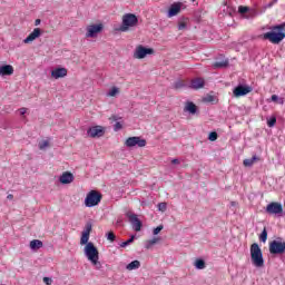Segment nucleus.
Listing matches in <instances>:
<instances>
[{
  "mask_svg": "<svg viewBox=\"0 0 285 285\" xmlns=\"http://www.w3.org/2000/svg\"><path fill=\"white\" fill-rule=\"evenodd\" d=\"M269 29V32H265L263 35V39L274 45L282 43L285 39V22L273 26Z\"/></svg>",
  "mask_w": 285,
  "mask_h": 285,
  "instance_id": "f257e3e1",
  "label": "nucleus"
},
{
  "mask_svg": "<svg viewBox=\"0 0 285 285\" xmlns=\"http://www.w3.org/2000/svg\"><path fill=\"white\" fill-rule=\"evenodd\" d=\"M85 255L87 259L91 262L92 266H95L98 271L101 269V262H99V249H97L92 242H89L85 246Z\"/></svg>",
  "mask_w": 285,
  "mask_h": 285,
  "instance_id": "f03ea898",
  "label": "nucleus"
},
{
  "mask_svg": "<svg viewBox=\"0 0 285 285\" xmlns=\"http://www.w3.org/2000/svg\"><path fill=\"white\" fill-rule=\"evenodd\" d=\"M250 257L252 263L257 268H262L264 266V254H262V248L257 243L250 245Z\"/></svg>",
  "mask_w": 285,
  "mask_h": 285,
  "instance_id": "7ed1b4c3",
  "label": "nucleus"
},
{
  "mask_svg": "<svg viewBox=\"0 0 285 285\" xmlns=\"http://www.w3.org/2000/svg\"><path fill=\"white\" fill-rule=\"evenodd\" d=\"M101 193L97 190L89 191L85 198V206H87V208L99 206V204L101 203Z\"/></svg>",
  "mask_w": 285,
  "mask_h": 285,
  "instance_id": "20e7f679",
  "label": "nucleus"
},
{
  "mask_svg": "<svg viewBox=\"0 0 285 285\" xmlns=\"http://www.w3.org/2000/svg\"><path fill=\"white\" fill-rule=\"evenodd\" d=\"M139 23V19L134 13H126L122 17V26L120 27V32H127L128 28H135Z\"/></svg>",
  "mask_w": 285,
  "mask_h": 285,
  "instance_id": "39448f33",
  "label": "nucleus"
},
{
  "mask_svg": "<svg viewBox=\"0 0 285 285\" xmlns=\"http://www.w3.org/2000/svg\"><path fill=\"white\" fill-rule=\"evenodd\" d=\"M148 55H155V49L139 45L134 52V59H146Z\"/></svg>",
  "mask_w": 285,
  "mask_h": 285,
  "instance_id": "423d86ee",
  "label": "nucleus"
},
{
  "mask_svg": "<svg viewBox=\"0 0 285 285\" xmlns=\"http://www.w3.org/2000/svg\"><path fill=\"white\" fill-rule=\"evenodd\" d=\"M271 255H284L285 253V242L273 240L269 243Z\"/></svg>",
  "mask_w": 285,
  "mask_h": 285,
  "instance_id": "0eeeda50",
  "label": "nucleus"
},
{
  "mask_svg": "<svg viewBox=\"0 0 285 285\" xmlns=\"http://www.w3.org/2000/svg\"><path fill=\"white\" fill-rule=\"evenodd\" d=\"M126 217L129 219V223L131 224V228L134 230H136V233H139V230H141V226H144V224L141 223L139 217H137V214H132V212H128L126 214Z\"/></svg>",
  "mask_w": 285,
  "mask_h": 285,
  "instance_id": "6e6552de",
  "label": "nucleus"
},
{
  "mask_svg": "<svg viewBox=\"0 0 285 285\" xmlns=\"http://www.w3.org/2000/svg\"><path fill=\"white\" fill-rule=\"evenodd\" d=\"M125 145L127 146V148H134V146H138V148H145L146 139L137 136L129 137L127 138Z\"/></svg>",
  "mask_w": 285,
  "mask_h": 285,
  "instance_id": "1a4fd4ad",
  "label": "nucleus"
},
{
  "mask_svg": "<svg viewBox=\"0 0 285 285\" xmlns=\"http://www.w3.org/2000/svg\"><path fill=\"white\" fill-rule=\"evenodd\" d=\"M87 135L88 137H91V139H95V138L104 137V135H106V130L101 126H94L87 130Z\"/></svg>",
  "mask_w": 285,
  "mask_h": 285,
  "instance_id": "9d476101",
  "label": "nucleus"
},
{
  "mask_svg": "<svg viewBox=\"0 0 285 285\" xmlns=\"http://www.w3.org/2000/svg\"><path fill=\"white\" fill-rule=\"evenodd\" d=\"M101 30H104V24H101V23L90 24V26L87 27L86 37L95 39V37H97V35H99V32H101Z\"/></svg>",
  "mask_w": 285,
  "mask_h": 285,
  "instance_id": "9b49d317",
  "label": "nucleus"
},
{
  "mask_svg": "<svg viewBox=\"0 0 285 285\" xmlns=\"http://www.w3.org/2000/svg\"><path fill=\"white\" fill-rule=\"evenodd\" d=\"M266 213L268 215H282L284 213V207L279 203H269L266 207Z\"/></svg>",
  "mask_w": 285,
  "mask_h": 285,
  "instance_id": "f8f14e48",
  "label": "nucleus"
},
{
  "mask_svg": "<svg viewBox=\"0 0 285 285\" xmlns=\"http://www.w3.org/2000/svg\"><path fill=\"white\" fill-rule=\"evenodd\" d=\"M248 92H253V87L238 85L234 89V97H245V95H248Z\"/></svg>",
  "mask_w": 285,
  "mask_h": 285,
  "instance_id": "ddd939ff",
  "label": "nucleus"
},
{
  "mask_svg": "<svg viewBox=\"0 0 285 285\" xmlns=\"http://www.w3.org/2000/svg\"><path fill=\"white\" fill-rule=\"evenodd\" d=\"M51 77L53 79H63V77H68V69L63 67L56 68L51 71Z\"/></svg>",
  "mask_w": 285,
  "mask_h": 285,
  "instance_id": "4468645a",
  "label": "nucleus"
},
{
  "mask_svg": "<svg viewBox=\"0 0 285 285\" xmlns=\"http://www.w3.org/2000/svg\"><path fill=\"white\" fill-rule=\"evenodd\" d=\"M60 184H72V181H75V175H72V173L70 171H65L62 173V175L59 178Z\"/></svg>",
  "mask_w": 285,
  "mask_h": 285,
  "instance_id": "2eb2a0df",
  "label": "nucleus"
},
{
  "mask_svg": "<svg viewBox=\"0 0 285 285\" xmlns=\"http://www.w3.org/2000/svg\"><path fill=\"white\" fill-rule=\"evenodd\" d=\"M181 12V2H175L169 7L168 17H177Z\"/></svg>",
  "mask_w": 285,
  "mask_h": 285,
  "instance_id": "dca6fc26",
  "label": "nucleus"
},
{
  "mask_svg": "<svg viewBox=\"0 0 285 285\" xmlns=\"http://www.w3.org/2000/svg\"><path fill=\"white\" fill-rule=\"evenodd\" d=\"M41 37V29L36 28L33 31L23 40V43H32L35 39H39Z\"/></svg>",
  "mask_w": 285,
  "mask_h": 285,
  "instance_id": "f3484780",
  "label": "nucleus"
},
{
  "mask_svg": "<svg viewBox=\"0 0 285 285\" xmlns=\"http://www.w3.org/2000/svg\"><path fill=\"white\" fill-rule=\"evenodd\" d=\"M0 75L2 77H10L11 75H14V67L12 65H3L0 67Z\"/></svg>",
  "mask_w": 285,
  "mask_h": 285,
  "instance_id": "a211bd4d",
  "label": "nucleus"
},
{
  "mask_svg": "<svg viewBox=\"0 0 285 285\" xmlns=\"http://www.w3.org/2000/svg\"><path fill=\"white\" fill-rule=\"evenodd\" d=\"M204 86H206L204 78H195L190 83V88H193V90H199L204 88Z\"/></svg>",
  "mask_w": 285,
  "mask_h": 285,
  "instance_id": "6ab92c4d",
  "label": "nucleus"
},
{
  "mask_svg": "<svg viewBox=\"0 0 285 285\" xmlns=\"http://www.w3.org/2000/svg\"><path fill=\"white\" fill-rule=\"evenodd\" d=\"M185 112H188L189 115H196L197 114V105H195L193 101H187L186 106L184 108Z\"/></svg>",
  "mask_w": 285,
  "mask_h": 285,
  "instance_id": "aec40b11",
  "label": "nucleus"
},
{
  "mask_svg": "<svg viewBox=\"0 0 285 285\" xmlns=\"http://www.w3.org/2000/svg\"><path fill=\"white\" fill-rule=\"evenodd\" d=\"M31 250H39V248H43V242L39 239H33L30 242Z\"/></svg>",
  "mask_w": 285,
  "mask_h": 285,
  "instance_id": "412c9836",
  "label": "nucleus"
},
{
  "mask_svg": "<svg viewBox=\"0 0 285 285\" xmlns=\"http://www.w3.org/2000/svg\"><path fill=\"white\" fill-rule=\"evenodd\" d=\"M255 161H259V157L257 156H253L252 158H247L243 161V165L246 167V168H250V166H253V164H255Z\"/></svg>",
  "mask_w": 285,
  "mask_h": 285,
  "instance_id": "4be33fe9",
  "label": "nucleus"
},
{
  "mask_svg": "<svg viewBox=\"0 0 285 285\" xmlns=\"http://www.w3.org/2000/svg\"><path fill=\"white\" fill-rule=\"evenodd\" d=\"M213 68H215L216 70L219 68H228V59L217 60L216 62H214Z\"/></svg>",
  "mask_w": 285,
  "mask_h": 285,
  "instance_id": "5701e85b",
  "label": "nucleus"
},
{
  "mask_svg": "<svg viewBox=\"0 0 285 285\" xmlns=\"http://www.w3.org/2000/svg\"><path fill=\"white\" fill-rule=\"evenodd\" d=\"M140 267H141V262L139 261H132L126 266L127 271H137V268H140Z\"/></svg>",
  "mask_w": 285,
  "mask_h": 285,
  "instance_id": "b1692460",
  "label": "nucleus"
},
{
  "mask_svg": "<svg viewBox=\"0 0 285 285\" xmlns=\"http://www.w3.org/2000/svg\"><path fill=\"white\" fill-rule=\"evenodd\" d=\"M188 28V18H181L178 21V30H186Z\"/></svg>",
  "mask_w": 285,
  "mask_h": 285,
  "instance_id": "393cba45",
  "label": "nucleus"
},
{
  "mask_svg": "<svg viewBox=\"0 0 285 285\" xmlns=\"http://www.w3.org/2000/svg\"><path fill=\"white\" fill-rule=\"evenodd\" d=\"M90 239V234H86L82 232L81 238H80V244L81 246H88L90 244L88 240Z\"/></svg>",
  "mask_w": 285,
  "mask_h": 285,
  "instance_id": "a878e982",
  "label": "nucleus"
},
{
  "mask_svg": "<svg viewBox=\"0 0 285 285\" xmlns=\"http://www.w3.org/2000/svg\"><path fill=\"white\" fill-rule=\"evenodd\" d=\"M195 266L198 271H204L206 268V262L202 258L196 259Z\"/></svg>",
  "mask_w": 285,
  "mask_h": 285,
  "instance_id": "bb28decb",
  "label": "nucleus"
},
{
  "mask_svg": "<svg viewBox=\"0 0 285 285\" xmlns=\"http://www.w3.org/2000/svg\"><path fill=\"white\" fill-rule=\"evenodd\" d=\"M160 238L158 237H154L150 240H147L145 248H147V250H150V248H153V246H155V244H157V242H159Z\"/></svg>",
  "mask_w": 285,
  "mask_h": 285,
  "instance_id": "cd10ccee",
  "label": "nucleus"
},
{
  "mask_svg": "<svg viewBox=\"0 0 285 285\" xmlns=\"http://www.w3.org/2000/svg\"><path fill=\"white\" fill-rule=\"evenodd\" d=\"M173 88L175 90H181V88H186V83L184 82V80H177L176 82H174Z\"/></svg>",
  "mask_w": 285,
  "mask_h": 285,
  "instance_id": "c85d7f7f",
  "label": "nucleus"
},
{
  "mask_svg": "<svg viewBox=\"0 0 285 285\" xmlns=\"http://www.w3.org/2000/svg\"><path fill=\"white\" fill-rule=\"evenodd\" d=\"M259 239L263 242V244H266V239H268V232L266 230V227H264L263 232L261 233Z\"/></svg>",
  "mask_w": 285,
  "mask_h": 285,
  "instance_id": "c756f323",
  "label": "nucleus"
},
{
  "mask_svg": "<svg viewBox=\"0 0 285 285\" xmlns=\"http://www.w3.org/2000/svg\"><path fill=\"white\" fill-rule=\"evenodd\" d=\"M132 242H135V235H132L129 239H127L126 242H122L120 244V248H126V246H130V244H132Z\"/></svg>",
  "mask_w": 285,
  "mask_h": 285,
  "instance_id": "7c9ffc66",
  "label": "nucleus"
},
{
  "mask_svg": "<svg viewBox=\"0 0 285 285\" xmlns=\"http://www.w3.org/2000/svg\"><path fill=\"white\" fill-rule=\"evenodd\" d=\"M106 238L108 239V242H115L117 239V236L115 235V232H108L106 234Z\"/></svg>",
  "mask_w": 285,
  "mask_h": 285,
  "instance_id": "2f4dec72",
  "label": "nucleus"
},
{
  "mask_svg": "<svg viewBox=\"0 0 285 285\" xmlns=\"http://www.w3.org/2000/svg\"><path fill=\"white\" fill-rule=\"evenodd\" d=\"M82 233L90 235V233H92V223H87Z\"/></svg>",
  "mask_w": 285,
  "mask_h": 285,
  "instance_id": "473e14b6",
  "label": "nucleus"
},
{
  "mask_svg": "<svg viewBox=\"0 0 285 285\" xmlns=\"http://www.w3.org/2000/svg\"><path fill=\"white\" fill-rule=\"evenodd\" d=\"M249 10H250V8H248V7H244V6L238 7L239 14H246V12H249Z\"/></svg>",
  "mask_w": 285,
  "mask_h": 285,
  "instance_id": "72a5a7b5",
  "label": "nucleus"
},
{
  "mask_svg": "<svg viewBox=\"0 0 285 285\" xmlns=\"http://www.w3.org/2000/svg\"><path fill=\"white\" fill-rule=\"evenodd\" d=\"M203 101H205L206 104H213V101H215V96L212 95H207Z\"/></svg>",
  "mask_w": 285,
  "mask_h": 285,
  "instance_id": "f704fd0d",
  "label": "nucleus"
},
{
  "mask_svg": "<svg viewBox=\"0 0 285 285\" xmlns=\"http://www.w3.org/2000/svg\"><path fill=\"white\" fill-rule=\"evenodd\" d=\"M275 124H277V118H275V117H272V118H269V119L267 120V126H268L269 128H273V126H275Z\"/></svg>",
  "mask_w": 285,
  "mask_h": 285,
  "instance_id": "c9c22d12",
  "label": "nucleus"
},
{
  "mask_svg": "<svg viewBox=\"0 0 285 285\" xmlns=\"http://www.w3.org/2000/svg\"><path fill=\"white\" fill-rule=\"evenodd\" d=\"M217 132L216 131H212L209 132L208 139L209 141H217Z\"/></svg>",
  "mask_w": 285,
  "mask_h": 285,
  "instance_id": "e433bc0d",
  "label": "nucleus"
},
{
  "mask_svg": "<svg viewBox=\"0 0 285 285\" xmlns=\"http://www.w3.org/2000/svg\"><path fill=\"white\" fill-rule=\"evenodd\" d=\"M161 230H164V225H159L156 228H154L153 234L159 235V233H161Z\"/></svg>",
  "mask_w": 285,
  "mask_h": 285,
  "instance_id": "4c0bfd02",
  "label": "nucleus"
},
{
  "mask_svg": "<svg viewBox=\"0 0 285 285\" xmlns=\"http://www.w3.org/2000/svg\"><path fill=\"white\" fill-rule=\"evenodd\" d=\"M49 146H50V144L48 142V140H45L39 144V149L43 150L45 148H48Z\"/></svg>",
  "mask_w": 285,
  "mask_h": 285,
  "instance_id": "58836bf2",
  "label": "nucleus"
},
{
  "mask_svg": "<svg viewBox=\"0 0 285 285\" xmlns=\"http://www.w3.org/2000/svg\"><path fill=\"white\" fill-rule=\"evenodd\" d=\"M121 128H124V125H121V122H116L114 125L115 132H119V130H121Z\"/></svg>",
  "mask_w": 285,
  "mask_h": 285,
  "instance_id": "ea45409f",
  "label": "nucleus"
},
{
  "mask_svg": "<svg viewBox=\"0 0 285 285\" xmlns=\"http://www.w3.org/2000/svg\"><path fill=\"white\" fill-rule=\"evenodd\" d=\"M166 208H167L166 203L158 204V210H160L161 213H166Z\"/></svg>",
  "mask_w": 285,
  "mask_h": 285,
  "instance_id": "a19ab883",
  "label": "nucleus"
},
{
  "mask_svg": "<svg viewBox=\"0 0 285 285\" xmlns=\"http://www.w3.org/2000/svg\"><path fill=\"white\" fill-rule=\"evenodd\" d=\"M118 92H119V88L114 87V88L109 91V97H115Z\"/></svg>",
  "mask_w": 285,
  "mask_h": 285,
  "instance_id": "79ce46f5",
  "label": "nucleus"
},
{
  "mask_svg": "<svg viewBox=\"0 0 285 285\" xmlns=\"http://www.w3.org/2000/svg\"><path fill=\"white\" fill-rule=\"evenodd\" d=\"M43 282H45V284H47V285H51V284H52V278H50V277H43Z\"/></svg>",
  "mask_w": 285,
  "mask_h": 285,
  "instance_id": "37998d69",
  "label": "nucleus"
},
{
  "mask_svg": "<svg viewBox=\"0 0 285 285\" xmlns=\"http://www.w3.org/2000/svg\"><path fill=\"white\" fill-rule=\"evenodd\" d=\"M19 112H20V115L23 116V115H26V112H28V109L26 107H22L19 109Z\"/></svg>",
  "mask_w": 285,
  "mask_h": 285,
  "instance_id": "c03bdc74",
  "label": "nucleus"
},
{
  "mask_svg": "<svg viewBox=\"0 0 285 285\" xmlns=\"http://www.w3.org/2000/svg\"><path fill=\"white\" fill-rule=\"evenodd\" d=\"M110 119H111V121H118L119 116L114 115V116L110 117Z\"/></svg>",
  "mask_w": 285,
  "mask_h": 285,
  "instance_id": "a18cd8bd",
  "label": "nucleus"
},
{
  "mask_svg": "<svg viewBox=\"0 0 285 285\" xmlns=\"http://www.w3.org/2000/svg\"><path fill=\"white\" fill-rule=\"evenodd\" d=\"M171 164L179 165V164H180V161H179V159L174 158V159L171 160Z\"/></svg>",
  "mask_w": 285,
  "mask_h": 285,
  "instance_id": "49530a36",
  "label": "nucleus"
},
{
  "mask_svg": "<svg viewBox=\"0 0 285 285\" xmlns=\"http://www.w3.org/2000/svg\"><path fill=\"white\" fill-rule=\"evenodd\" d=\"M278 99H279V97L277 95L272 96V101H277Z\"/></svg>",
  "mask_w": 285,
  "mask_h": 285,
  "instance_id": "de8ad7c7",
  "label": "nucleus"
},
{
  "mask_svg": "<svg viewBox=\"0 0 285 285\" xmlns=\"http://www.w3.org/2000/svg\"><path fill=\"white\" fill-rule=\"evenodd\" d=\"M41 23V19H37L36 21H35V26H39Z\"/></svg>",
  "mask_w": 285,
  "mask_h": 285,
  "instance_id": "09e8293b",
  "label": "nucleus"
},
{
  "mask_svg": "<svg viewBox=\"0 0 285 285\" xmlns=\"http://www.w3.org/2000/svg\"><path fill=\"white\" fill-rule=\"evenodd\" d=\"M7 199H14V196H13L12 194H9V195L7 196Z\"/></svg>",
  "mask_w": 285,
  "mask_h": 285,
  "instance_id": "8fccbe9b",
  "label": "nucleus"
},
{
  "mask_svg": "<svg viewBox=\"0 0 285 285\" xmlns=\"http://www.w3.org/2000/svg\"><path fill=\"white\" fill-rule=\"evenodd\" d=\"M274 3H277V0H274Z\"/></svg>",
  "mask_w": 285,
  "mask_h": 285,
  "instance_id": "3c124183",
  "label": "nucleus"
},
{
  "mask_svg": "<svg viewBox=\"0 0 285 285\" xmlns=\"http://www.w3.org/2000/svg\"><path fill=\"white\" fill-rule=\"evenodd\" d=\"M245 19H248V16H245Z\"/></svg>",
  "mask_w": 285,
  "mask_h": 285,
  "instance_id": "603ef678",
  "label": "nucleus"
}]
</instances>
